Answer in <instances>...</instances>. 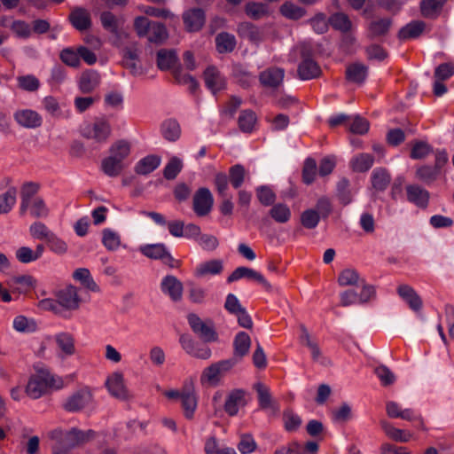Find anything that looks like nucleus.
Listing matches in <instances>:
<instances>
[{
  "instance_id": "obj_28",
  "label": "nucleus",
  "mask_w": 454,
  "mask_h": 454,
  "mask_svg": "<svg viewBox=\"0 0 454 454\" xmlns=\"http://www.w3.org/2000/svg\"><path fill=\"white\" fill-rule=\"evenodd\" d=\"M160 157L158 155H147L137 161L135 166V172L138 175H148L160 166Z\"/></svg>"
},
{
  "instance_id": "obj_22",
  "label": "nucleus",
  "mask_w": 454,
  "mask_h": 454,
  "mask_svg": "<svg viewBox=\"0 0 454 454\" xmlns=\"http://www.w3.org/2000/svg\"><path fill=\"white\" fill-rule=\"evenodd\" d=\"M100 84V74L98 71L88 69L82 73L79 80V90L88 94L96 90Z\"/></svg>"
},
{
  "instance_id": "obj_46",
  "label": "nucleus",
  "mask_w": 454,
  "mask_h": 454,
  "mask_svg": "<svg viewBox=\"0 0 454 454\" xmlns=\"http://www.w3.org/2000/svg\"><path fill=\"white\" fill-rule=\"evenodd\" d=\"M124 163H120L118 160L107 156L102 160L101 170L109 177L118 176L124 169Z\"/></svg>"
},
{
  "instance_id": "obj_21",
  "label": "nucleus",
  "mask_w": 454,
  "mask_h": 454,
  "mask_svg": "<svg viewBox=\"0 0 454 454\" xmlns=\"http://www.w3.org/2000/svg\"><path fill=\"white\" fill-rule=\"evenodd\" d=\"M284 76L283 68L273 67L261 72L259 80L264 87L278 88L282 83Z\"/></svg>"
},
{
  "instance_id": "obj_35",
  "label": "nucleus",
  "mask_w": 454,
  "mask_h": 454,
  "mask_svg": "<svg viewBox=\"0 0 454 454\" xmlns=\"http://www.w3.org/2000/svg\"><path fill=\"white\" fill-rule=\"evenodd\" d=\"M177 61L178 58L174 50L161 49L157 52V66L160 70L173 68Z\"/></svg>"
},
{
  "instance_id": "obj_19",
  "label": "nucleus",
  "mask_w": 454,
  "mask_h": 454,
  "mask_svg": "<svg viewBox=\"0 0 454 454\" xmlns=\"http://www.w3.org/2000/svg\"><path fill=\"white\" fill-rule=\"evenodd\" d=\"M237 32L241 38L247 39L255 44L262 43L264 37L263 30L248 21L239 23Z\"/></svg>"
},
{
  "instance_id": "obj_37",
  "label": "nucleus",
  "mask_w": 454,
  "mask_h": 454,
  "mask_svg": "<svg viewBox=\"0 0 454 454\" xmlns=\"http://www.w3.org/2000/svg\"><path fill=\"white\" fill-rule=\"evenodd\" d=\"M269 215L278 223H286L291 219L292 212L286 203L278 202L271 206Z\"/></svg>"
},
{
  "instance_id": "obj_27",
  "label": "nucleus",
  "mask_w": 454,
  "mask_h": 454,
  "mask_svg": "<svg viewBox=\"0 0 454 454\" xmlns=\"http://www.w3.org/2000/svg\"><path fill=\"white\" fill-rule=\"evenodd\" d=\"M426 24L422 20H413L403 27L398 32L400 40L418 38L425 30Z\"/></svg>"
},
{
  "instance_id": "obj_14",
  "label": "nucleus",
  "mask_w": 454,
  "mask_h": 454,
  "mask_svg": "<svg viewBox=\"0 0 454 454\" xmlns=\"http://www.w3.org/2000/svg\"><path fill=\"white\" fill-rule=\"evenodd\" d=\"M392 19L388 17L372 20L366 27L367 37L371 40H378L386 36L392 27Z\"/></svg>"
},
{
  "instance_id": "obj_47",
  "label": "nucleus",
  "mask_w": 454,
  "mask_h": 454,
  "mask_svg": "<svg viewBox=\"0 0 454 454\" xmlns=\"http://www.w3.org/2000/svg\"><path fill=\"white\" fill-rule=\"evenodd\" d=\"M16 80L18 88L27 92H35L41 86L39 79L34 74L19 75Z\"/></svg>"
},
{
  "instance_id": "obj_15",
  "label": "nucleus",
  "mask_w": 454,
  "mask_h": 454,
  "mask_svg": "<svg viewBox=\"0 0 454 454\" xmlns=\"http://www.w3.org/2000/svg\"><path fill=\"white\" fill-rule=\"evenodd\" d=\"M71 25L78 31H86L90 28L92 22L89 11L83 7H74L68 16Z\"/></svg>"
},
{
  "instance_id": "obj_23",
  "label": "nucleus",
  "mask_w": 454,
  "mask_h": 454,
  "mask_svg": "<svg viewBox=\"0 0 454 454\" xmlns=\"http://www.w3.org/2000/svg\"><path fill=\"white\" fill-rule=\"evenodd\" d=\"M254 388L257 393L258 403L261 409H271L273 411L278 410V405L273 400L268 387L262 382H257L254 384Z\"/></svg>"
},
{
  "instance_id": "obj_4",
  "label": "nucleus",
  "mask_w": 454,
  "mask_h": 454,
  "mask_svg": "<svg viewBox=\"0 0 454 454\" xmlns=\"http://www.w3.org/2000/svg\"><path fill=\"white\" fill-rule=\"evenodd\" d=\"M301 59L297 69L298 76L301 80L309 81L321 76V67L312 58V52L309 47L303 46L301 48Z\"/></svg>"
},
{
  "instance_id": "obj_39",
  "label": "nucleus",
  "mask_w": 454,
  "mask_h": 454,
  "mask_svg": "<svg viewBox=\"0 0 454 454\" xmlns=\"http://www.w3.org/2000/svg\"><path fill=\"white\" fill-rule=\"evenodd\" d=\"M330 26L341 33H348L352 28V22L344 12H337L329 17Z\"/></svg>"
},
{
  "instance_id": "obj_18",
  "label": "nucleus",
  "mask_w": 454,
  "mask_h": 454,
  "mask_svg": "<svg viewBox=\"0 0 454 454\" xmlns=\"http://www.w3.org/2000/svg\"><path fill=\"white\" fill-rule=\"evenodd\" d=\"M407 200L418 207L426 208L428 206L430 193L419 184H408L405 187Z\"/></svg>"
},
{
  "instance_id": "obj_31",
  "label": "nucleus",
  "mask_w": 454,
  "mask_h": 454,
  "mask_svg": "<svg viewBox=\"0 0 454 454\" xmlns=\"http://www.w3.org/2000/svg\"><path fill=\"white\" fill-rule=\"evenodd\" d=\"M237 45L236 37L228 32H221L215 36L216 50L221 54L231 53Z\"/></svg>"
},
{
  "instance_id": "obj_55",
  "label": "nucleus",
  "mask_w": 454,
  "mask_h": 454,
  "mask_svg": "<svg viewBox=\"0 0 454 454\" xmlns=\"http://www.w3.org/2000/svg\"><path fill=\"white\" fill-rule=\"evenodd\" d=\"M147 37L151 43H161L164 42L168 38V31L165 25L153 21Z\"/></svg>"
},
{
  "instance_id": "obj_16",
  "label": "nucleus",
  "mask_w": 454,
  "mask_h": 454,
  "mask_svg": "<svg viewBox=\"0 0 454 454\" xmlns=\"http://www.w3.org/2000/svg\"><path fill=\"white\" fill-rule=\"evenodd\" d=\"M160 290L163 294L168 295L173 301H178L182 299L184 286L176 277L167 275L161 279Z\"/></svg>"
},
{
  "instance_id": "obj_8",
  "label": "nucleus",
  "mask_w": 454,
  "mask_h": 454,
  "mask_svg": "<svg viewBox=\"0 0 454 454\" xmlns=\"http://www.w3.org/2000/svg\"><path fill=\"white\" fill-rule=\"evenodd\" d=\"M92 399L90 390L88 387H82L66 399L63 408L68 412H78L89 406Z\"/></svg>"
},
{
  "instance_id": "obj_40",
  "label": "nucleus",
  "mask_w": 454,
  "mask_h": 454,
  "mask_svg": "<svg viewBox=\"0 0 454 454\" xmlns=\"http://www.w3.org/2000/svg\"><path fill=\"white\" fill-rule=\"evenodd\" d=\"M55 340L58 348L61 351V356H69L75 351L74 340L72 335L68 333H59L56 334Z\"/></svg>"
},
{
  "instance_id": "obj_29",
  "label": "nucleus",
  "mask_w": 454,
  "mask_h": 454,
  "mask_svg": "<svg viewBox=\"0 0 454 454\" xmlns=\"http://www.w3.org/2000/svg\"><path fill=\"white\" fill-rule=\"evenodd\" d=\"M251 339L246 332H239L233 340V356L241 360L249 351Z\"/></svg>"
},
{
  "instance_id": "obj_61",
  "label": "nucleus",
  "mask_w": 454,
  "mask_h": 454,
  "mask_svg": "<svg viewBox=\"0 0 454 454\" xmlns=\"http://www.w3.org/2000/svg\"><path fill=\"white\" fill-rule=\"evenodd\" d=\"M319 221L320 215L315 209H306L301 215V223L306 229H315L317 226Z\"/></svg>"
},
{
  "instance_id": "obj_43",
  "label": "nucleus",
  "mask_w": 454,
  "mask_h": 454,
  "mask_svg": "<svg viewBox=\"0 0 454 454\" xmlns=\"http://www.w3.org/2000/svg\"><path fill=\"white\" fill-rule=\"evenodd\" d=\"M380 427L385 434L391 439L396 442H407L410 441L411 434L405 431L395 427L387 420L380 421Z\"/></svg>"
},
{
  "instance_id": "obj_13",
  "label": "nucleus",
  "mask_w": 454,
  "mask_h": 454,
  "mask_svg": "<svg viewBox=\"0 0 454 454\" xmlns=\"http://www.w3.org/2000/svg\"><path fill=\"white\" fill-rule=\"evenodd\" d=\"M15 121L26 129H36L43 123L42 116L32 109H20L13 114Z\"/></svg>"
},
{
  "instance_id": "obj_57",
  "label": "nucleus",
  "mask_w": 454,
  "mask_h": 454,
  "mask_svg": "<svg viewBox=\"0 0 454 454\" xmlns=\"http://www.w3.org/2000/svg\"><path fill=\"white\" fill-rule=\"evenodd\" d=\"M280 12L286 18L296 20L306 14V10L291 2H286L281 5Z\"/></svg>"
},
{
  "instance_id": "obj_54",
  "label": "nucleus",
  "mask_w": 454,
  "mask_h": 454,
  "mask_svg": "<svg viewBox=\"0 0 454 454\" xmlns=\"http://www.w3.org/2000/svg\"><path fill=\"white\" fill-rule=\"evenodd\" d=\"M59 59L68 67H78L80 66L79 46L76 49L73 47L64 48L59 53Z\"/></svg>"
},
{
  "instance_id": "obj_24",
  "label": "nucleus",
  "mask_w": 454,
  "mask_h": 454,
  "mask_svg": "<svg viewBox=\"0 0 454 454\" xmlns=\"http://www.w3.org/2000/svg\"><path fill=\"white\" fill-rule=\"evenodd\" d=\"M399 296L408 303L411 309L419 311L422 308V300L416 291L408 285H400L397 288Z\"/></svg>"
},
{
  "instance_id": "obj_41",
  "label": "nucleus",
  "mask_w": 454,
  "mask_h": 454,
  "mask_svg": "<svg viewBox=\"0 0 454 454\" xmlns=\"http://www.w3.org/2000/svg\"><path fill=\"white\" fill-rule=\"evenodd\" d=\"M257 121V117L253 110H242L238 119L239 129L243 133H252Z\"/></svg>"
},
{
  "instance_id": "obj_51",
  "label": "nucleus",
  "mask_w": 454,
  "mask_h": 454,
  "mask_svg": "<svg viewBox=\"0 0 454 454\" xmlns=\"http://www.w3.org/2000/svg\"><path fill=\"white\" fill-rule=\"evenodd\" d=\"M443 6L435 0H421L420 12L427 19H434L439 16Z\"/></svg>"
},
{
  "instance_id": "obj_45",
  "label": "nucleus",
  "mask_w": 454,
  "mask_h": 454,
  "mask_svg": "<svg viewBox=\"0 0 454 454\" xmlns=\"http://www.w3.org/2000/svg\"><path fill=\"white\" fill-rule=\"evenodd\" d=\"M73 278L90 291L98 292L99 290V287L92 278L90 270L86 268H79L75 270L73 273Z\"/></svg>"
},
{
  "instance_id": "obj_3",
  "label": "nucleus",
  "mask_w": 454,
  "mask_h": 454,
  "mask_svg": "<svg viewBox=\"0 0 454 454\" xmlns=\"http://www.w3.org/2000/svg\"><path fill=\"white\" fill-rule=\"evenodd\" d=\"M140 253L152 260H159L169 268H177L180 262L175 259L164 243L145 244L139 247Z\"/></svg>"
},
{
  "instance_id": "obj_64",
  "label": "nucleus",
  "mask_w": 454,
  "mask_h": 454,
  "mask_svg": "<svg viewBox=\"0 0 454 454\" xmlns=\"http://www.w3.org/2000/svg\"><path fill=\"white\" fill-rule=\"evenodd\" d=\"M232 74L243 88H247L250 85V79L252 78V74L244 65H233Z\"/></svg>"
},
{
  "instance_id": "obj_50",
  "label": "nucleus",
  "mask_w": 454,
  "mask_h": 454,
  "mask_svg": "<svg viewBox=\"0 0 454 454\" xmlns=\"http://www.w3.org/2000/svg\"><path fill=\"white\" fill-rule=\"evenodd\" d=\"M109 152V156L118 160L120 163H123V160L130 153V145L125 140H119L111 145Z\"/></svg>"
},
{
  "instance_id": "obj_32",
  "label": "nucleus",
  "mask_w": 454,
  "mask_h": 454,
  "mask_svg": "<svg viewBox=\"0 0 454 454\" xmlns=\"http://www.w3.org/2000/svg\"><path fill=\"white\" fill-rule=\"evenodd\" d=\"M181 404L184 417L188 419H192L197 408V399L192 388L185 387L182 391Z\"/></svg>"
},
{
  "instance_id": "obj_59",
  "label": "nucleus",
  "mask_w": 454,
  "mask_h": 454,
  "mask_svg": "<svg viewBox=\"0 0 454 454\" xmlns=\"http://www.w3.org/2000/svg\"><path fill=\"white\" fill-rule=\"evenodd\" d=\"M102 243L109 251H115L121 245L120 235L111 229L103 230Z\"/></svg>"
},
{
  "instance_id": "obj_6",
  "label": "nucleus",
  "mask_w": 454,
  "mask_h": 454,
  "mask_svg": "<svg viewBox=\"0 0 454 454\" xmlns=\"http://www.w3.org/2000/svg\"><path fill=\"white\" fill-rule=\"evenodd\" d=\"M81 133L83 137L102 144L108 139L111 134V126L106 119L99 118L92 124H87L82 127Z\"/></svg>"
},
{
  "instance_id": "obj_60",
  "label": "nucleus",
  "mask_w": 454,
  "mask_h": 454,
  "mask_svg": "<svg viewBox=\"0 0 454 454\" xmlns=\"http://www.w3.org/2000/svg\"><path fill=\"white\" fill-rule=\"evenodd\" d=\"M183 168V162L177 157H172L163 170V176L167 180L175 179Z\"/></svg>"
},
{
  "instance_id": "obj_9",
  "label": "nucleus",
  "mask_w": 454,
  "mask_h": 454,
  "mask_svg": "<svg viewBox=\"0 0 454 454\" xmlns=\"http://www.w3.org/2000/svg\"><path fill=\"white\" fill-rule=\"evenodd\" d=\"M242 278L254 280L261 284L267 291L272 290V286L267 281L263 275L254 269L244 266L236 268L227 278V282L232 283Z\"/></svg>"
},
{
  "instance_id": "obj_25",
  "label": "nucleus",
  "mask_w": 454,
  "mask_h": 454,
  "mask_svg": "<svg viewBox=\"0 0 454 454\" xmlns=\"http://www.w3.org/2000/svg\"><path fill=\"white\" fill-rule=\"evenodd\" d=\"M57 297L59 307L75 309L79 306V298L74 286H70L59 291Z\"/></svg>"
},
{
  "instance_id": "obj_48",
  "label": "nucleus",
  "mask_w": 454,
  "mask_h": 454,
  "mask_svg": "<svg viewBox=\"0 0 454 454\" xmlns=\"http://www.w3.org/2000/svg\"><path fill=\"white\" fill-rule=\"evenodd\" d=\"M245 13L250 19L257 20L269 14V6L267 4L251 1L245 5Z\"/></svg>"
},
{
  "instance_id": "obj_38",
  "label": "nucleus",
  "mask_w": 454,
  "mask_h": 454,
  "mask_svg": "<svg viewBox=\"0 0 454 454\" xmlns=\"http://www.w3.org/2000/svg\"><path fill=\"white\" fill-rule=\"evenodd\" d=\"M160 132L166 140L169 142H176L180 137L181 128L177 121L175 119H168L161 123Z\"/></svg>"
},
{
  "instance_id": "obj_44",
  "label": "nucleus",
  "mask_w": 454,
  "mask_h": 454,
  "mask_svg": "<svg viewBox=\"0 0 454 454\" xmlns=\"http://www.w3.org/2000/svg\"><path fill=\"white\" fill-rule=\"evenodd\" d=\"M17 188L11 186L0 195V215L9 213L17 201Z\"/></svg>"
},
{
  "instance_id": "obj_7",
  "label": "nucleus",
  "mask_w": 454,
  "mask_h": 454,
  "mask_svg": "<svg viewBox=\"0 0 454 454\" xmlns=\"http://www.w3.org/2000/svg\"><path fill=\"white\" fill-rule=\"evenodd\" d=\"M214 206V197L207 187L199 188L192 199V209L199 217L207 215Z\"/></svg>"
},
{
  "instance_id": "obj_30",
  "label": "nucleus",
  "mask_w": 454,
  "mask_h": 454,
  "mask_svg": "<svg viewBox=\"0 0 454 454\" xmlns=\"http://www.w3.org/2000/svg\"><path fill=\"white\" fill-rule=\"evenodd\" d=\"M442 175L434 166L424 164L417 168L415 177L427 185L432 184Z\"/></svg>"
},
{
  "instance_id": "obj_63",
  "label": "nucleus",
  "mask_w": 454,
  "mask_h": 454,
  "mask_svg": "<svg viewBox=\"0 0 454 454\" xmlns=\"http://www.w3.org/2000/svg\"><path fill=\"white\" fill-rule=\"evenodd\" d=\"M312 29L318 35L325 34L328 31L329 19L323 12L317 13L313 18L309 20Z\"/></svg>"
},
{
  "instance_id": "obj_2",
  "label": "nucleus",
  "mask_w": 454,
  "mask_h": 454,
  "mask_svg": "<svg viewBox=\"0 0 454 454\" xmlns=\"http://www.w3.org/2000/svg\"><path fill=\"white\" fill-rule=\"evenodd\" d=\"M54 386L55 380L53 375L46 369H40L29 378L25 392L29 397L37 399Z\"/></svg>"
},
{
  "instance_id": "obj_42",
  "label": "nucleus",
  "mask_w": 454,
  "mask_h": 454,
  "mask_svg": "<svg viewBox=\"0 0 454 454\" xmlns=\"http://www.w3.org/2000/svg\"><path fill=\"white\" fill-rule=\"evenodd\" d=\"M255 195L259 203L263 207H271L277 200V194L270 185L262 184L255 188Z\"/></svg>"
},
{
  "instance_id": "obj_49",
  "label": "nucleus",
  "mask_w": 454,
  "mask_h": 454,
  "mask_svg": "<svg viewBox=\"0 0 454 454\" xmlns=\"http://www.w3.org/2000/svg\"><path fill=\"white\" fill-rule=\"evenodd\" d=\"M247 175L246 168L241 164H235L229 168L228 179L234 189H239Z\"/></svg>"
},
{
  "instance_id": "obj_5",
  "label": "nucleus",
  "mask_w": 454,
  "mask_h": 454,
  "mask_svg": "<svg viewBox=\"0 0 454 454\" xmlns=\"http://www.w3.org/2000/svg\"><path fill=\"white\" fill-rule=\"evenodd\" d=\"M188 324L192 332L204 342H214L217 340L218 334L214 328L212 321L204 322L194 314L190 313L187 316Z\"/></svg>"
},
{
  "instance_id": "obj_52",
  "label": "nucleus",
  "mask_w": 454,
  "mask_h": 454,
  "mask_svg": "<svg viewBox=\"0 0 454 454\" xmlns=\"http://www.w3.org/2000/svg\"><path fill=\"white\" fill-rule=\"evenodd\" d=\"M100 21L103 28L115 36H120L119 22L116 16L109 11H104L100 14Z\"/></svg>"
},
{
  "instance_id": "obj_62",
  "label": "nucleus",
  "mask_w": 454,
  "mask_h": 454,
  "mask_svg": "<svg viewBox=\"0 0 454 454\" xmlns=\"http://www.w3.org/2000/svg\"><path fill=\"white\" fill-rule=\"evenodd\" d=\"M283 420H284L285 429L287 432L296 431L301 425V419L300 418V416L295 414L290 409L284 411Z\"/></svg>"
},
{
  "instance_id": "obj_33",
  "label": "nucleus",
  "mask_w": 454,
  "mask_h": 454,
  "mask_svg": "<svg viewBox=\"0 0 454 454\" xmlns=\"http://www.w3.org/2000/svg\"><path fill=\"white\" fill-rule=\"evenodd\" d=\"M372 187L379 192L385 191L391 181L388 171L384 168H375L371 175Z\"/></svg>"
},
{
  "instance_id": "obj_34",
  "label": "nucleus",
  "mask_w": 454,
  "mask_h": 454,
  "mask_svg": "<svg viewBox=\"0 0 454 454\" xmlns=\"http://www.w3.org/2000/svg\"><path fill=\"white\" fill-rule=\"evenodd\" d=\"M368 74V67L361 63L350 64L346 70V78L355 83H363Z\"/></svg>"
},
{
  "instance_id": "obj_12",
  "label": "nucleus",
  "mask_w": 454,
  "mask_h": 454,
  "mask_svg": "<svg viewBox=\"0 0 454 454\" xmlns=\"http://www.w3.org/2000/svg\"><path fill=\"white\" fill-rule=\"evenodd\" d=\"M142 214L151 218L159 226H168V232L175 238H183L184 222L182 220L167 221L166 218L158 212L143 211Z\"/></svg>"
},
{
  "instance_id": "obj_58",
  "label": "nucleus",
  "mask_w": 454,
  "mask_h": 454,
  "mask_svg": "<svg viewBox=\"0 0 454 454\" xmlns=\"http://www.w3.org/2000/svg\"><path fill=\"white\" fill-rule=\"evenodd\" d=\"M432 153L434 148L428 143L419 140L414 142L410 156L413 160H422Z\"/></svg>"
},
{
  "instance_id": "obj_56",
  "label": "nucleus",
  "mask_w": 454,
  "mask_h": 454,
  "mask_svg": "<svg viewBox=\"0 0 454 454\" xmlns=\"http://www.w3.org/2000/svg\"><path fill=\"white\" fill-rule=\"evenodd\" d=\"M67 79V70L60 64H55L51 71L48 78V83L51 87L55 88L62 84Z\"/></svg>"
},
{
  "instance_id": "obj_10",
  "label": "nucleus",
  "mask_w": 454,
  "mask_h": 454,
  "mask_svg": "<svg viewBox=\"0 0 454 454\" xmlns=\"http://www.w3.org/2000/svg\"><path fill=\"white\" fill-rule=\"evenodd\" d=\"M179 342L183 349L192 356L206 360L210 358L212 355L208 347L195 341L189 334H182Z\"/></svg>"
},
{
  "instance_id": "obj_1",
  "label": "nucleus",
  "mask_w": 454,
  "mask_h": 454,
  "mask_svg": "<svg viewBox=\"0 0 454 454\" xmlns=\"http://www.w3.org/2000/svg\"><path fill=\"white\" fill-rule=\"evenodd\" d=\"M94 435V431H82L76 427L69 430L56 428L50 432L49 436L53 441L51 454H71L72 450L86 442Z\"/></svg>"
},
{
  "instance_id": "obj_53",
  "label": "nucleus",
  "mask_w": 454,
  "mask_h": 454,
  "mask_svg": "<svg viewBox=\"0 0 454 454\" xmlns=\"http://www.w3.org/2000/svg\"><path fill=\"white\" fill-rule=\"evenodd\" d=\"M223 268L221 260H210L200 264L196 269V274L199 277H203L207 274L217 275L222 272Z\"/></svg>"
},
{
  "instance_id": "obj_17",
  "label": "nucleus",
  "mask_w": 454,
  "mask_h": 454,
  "mask_svg": "<svg viewBox=\"0 0 454 454\" xmlns=\"http://www.w3.org/2000/svg\"><path fill=\"white\" fill-rule=\"evenodd\" d=\"M183 20L188 32H197L205 24V12L201 8H192L184 12Z\"/></svg>"
},
{
  "instance_id": "obj_26",
  "label": "nucleus",
  "mask_w": 454,
  "mask_h": 454,
  "mask_svg": "<svg viewBox=\"0 0 454 454\" xmlns=\"http://www.w3.org/2000/svg\"><path fill=\"white\" fill-rule=\"evenodd\" d=\"M245 404V391L242 389H235L231 391L226 397L224 403V411L230 416H235L239 412V406Z\"/></svg>"
},
{
  "instance_id": "obj_11",
  "label": "nucleus",
  "mask_w": 454,
  "mask_h": 454,
  "mask_svg": "<svg viewBox=\"0 0 454 454\" xmlns=\"http://www.w3.org/2000/svg\"><path fill=\"white\" fill-rule=\"evenodd\" d=\"M203 78L205 86L213 95H216L217 92L226 88L227 82L224 75L215 66H209L205 69Z\"/></svg>"
},
{
  "instance_id": "obj_36",
  "label": "nucleus",
  "mask_w": 454,
  "mask_h": 454,
  "mask_svg": "<svg viewBox=\"0 0 454 454\" xmlns=\"http://www.w3.org/2000/svg\"><path fill=\"white\" fill-rule=\"evenodd\" d=\"M373 162V155L370 153H359L351 159L349 164L354 172L364 173L372 167Z\"/></svg>"
},
{
  "instance_id": "obj_20",
  "label": "nucleus",
  "mask_w": 454,
  "mask_h": 454,
  "mask_svg": "<svg viewBox=\"0 0 454 454\" xmlns=\"http://www.w3.org/2000/svg\"><path fill=\"white\" fill-rule=\"evenodd\" d=\"M106 387L114 397L121 400L129 399V391L124 385V379L121 373L115 372L110 376L106 380Z\"/></svg>"
}]
</instances>
